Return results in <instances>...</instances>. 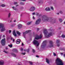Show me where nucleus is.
Instances as JSON below:
<instances>
[{"instance_id":"obj_1","label":"nucleus","mask_w":65,"mask_h":65,"mask_svg":"<svg viewBox=\"0 0 65 65\" xmlns=\"http://www.w3.org/2000/svg\"><path fill=\"white\" fill-rule=\"evenodd\" d=\"M50 19V17L45 15H43L42 17V20L44 22H51L52 19Z\"/></svg>"},{"instance_id":"obj_2","label":"nucleus","mask_w":65,"mask_h":65,"mask_svg":"<svg viewBox=\"0 0 65 65\" xmlns=\"http://www.w3.org/2000/svg\"><path fill=\"white\" fill-rule=\"evenodd\" d=\"M42 37V36L41 35H40V36H39L37 35H36V37L35 38V39H34L33 41V44H34V45H36L38 43V41L35 39L38 40L39 39H41Z\"/></svg>"},{"instance_id":"obj_3","label":"nucleus","mask_w":65,"mask_h":65,"mask_svg":"<svg viewBox=\"0 0 65 65\" xmlns=\"http://www.w3.org/2000/svg\"><path fill=\"white\" fill-rule=\"evenodd\" d=\"M43 33L45 35V36L47 38L50 37V36H52V35H53V33L52 32H50L48 33L47 30L46 29H45L44 30ZM47 33L48 35H47Z\"/></svg>"},{"instance_id":"obj_4","label":"nucleus","mask_w":65,"mask_h":65,"mask_svg":"<svg viewBox=\"0 0 65 65\" xmlns=\"http://www.w3.org/2000/svg\"><path fill=\"white\" fill-rule=\"evenodd\" d=\"M56 63L57 65H64V63L62 60L58 58H57L56 60Z\"/></svg>"},{"instance_id":"obj_5","label":"nucleus","mask_w":65,"mask_h":65,"mask_svg":"<svg viewBox=\"0 0 65 65\" xmlns=\"http://www.w3.org/2000/svg\"><path fill=\"white\" fill-rule=\"evenodd\" d=\"M2 28L1 29V31H5V28L4 27V25L3 24H0V29Z\"/></svg>"},{"instance_id":"obj_6","label":"nucleus","mask_w":65,"mask_h":65,"mask_svg":"<svg viewBox=\"0 0 65 65\" xmlns=\"http://www.w3.org/2000/svg\"><path fill=\"white\" fill-rule=\"evenodd\" d=\"M46 41H45L43 42L41 45V47L42 48H43L45 47L46 46Z\"/></svg>"},{"instance_id":"obj_7","label":"nucleus","mask_w":65,"mask_h":65,"mask_svg":"<svg viewBox=\"0 0 65 65\" xmlns=\"http://www.w3.org/2000/svg\"><path fill=\"white\" fill-rule=\"evenodd\" d=\"M5 39L4 38L3 39H2L1 41V43L3 46H4L5 45Z\"/></svg>"},{"instance_id":"obj_8","label":"nucleus","mask_w":65,"mask_h":65,"mask_svg":"<svg viewBox=\"0 0 65 65\" xmlns=\"http://www.w3.org/2000/svg\"><path fill=\"white\" fill-rule=\"evenodd\" d=\"M49 46L50 47H54L53 42L52 41H50L49 42Z\"/></svg>"},{"instance_id":"obj_9","label":"nucleus","mask_w":65,"mask_h":65,"mask_svg":"<svg viewBox=\"0 0 65 65\" xmlns=\"http://www.w3.org/2000/svg\"><path fill=\"white\" fill-rule=\"evenodd\" d=\"M29 32H30V30H29L28 31H26L25 32H23V37L25 38L26 39V34H27Z\"/></svg>"},{"instance_id":"obj_10","label":"nucleus","mask_w":65,"mask_h":65,"mask_svg":"<svg viewBox=\"0 0 65 65\" xmlns=\"http://www.w3.org/2000/svg\"><path fill=\"white\" fill-rule=\"evenodd\" d=\"M41 22V19H39L36 20L35 22L36 25H38Z\"/></svg>"},{"instance_id":"obj_11","label":"nucleus","mask_w":65,"mask_h":65,"mask_svg":"<svg viewBox=\"0 0 65 65\" xmlns=\"http://www.w3.org/2000/svg\"><path fill=\"white\" fill-rule=\"evenodd\" d=\"M35 9V8L34 7H31L30 8L29 10L31 11H33Z\"/></svg>"},{"instance_id":"obj_12","label":"nucleus","mask_w":65,"mask_h":65,"mask_svg":"<svg viewBox=\"0 0 65 65\" xmlns=\"http://www.w3.org/2000/svg\"><path fill=\"white\" fill-rule=\"evenodd\" d=\"M18 28L19 29L22 28V25L21 24H18Z\"/></svg>"},{"instance_id":"obj_13","label":"nucleus","mask_w":65,"mask_h":65,"mask_svg":"<svg viewBox=\"0 0 65 65\" xmlns=\"http://www.w3.org/2000/svg\"><path fill=\"white\" fill-rule=\"evenodd\" d=\"M13 52H15V53H18V50L16 48H14L13 49Z\"/></svg>"},{"instance_id":"obj_14","label":"nucleus","mask_w":65,"mask_h":65,"mask_svg":"<svg viewBox=\"0 0 65 65\" xmlns=\"http://www.w3.org/2000/svg\"><path fill=\"white\" fill-rule=\"evenodd\" d=\"M13 34L14 36H17V34H16V33H15V31L14 30H13Z\"/></svg>"},{"instance_id":"obj_15","label":"nucleus","mask_w":65,"mask_h":65,"mask_svg":"<svg viewBox=\"0 0 65 65\" xmlns=\"http://www.w3.org/2000/svg\"><path fill=\"white\" fill-rule=\"evenodd\" d=\"M11 55L13 57H17L16 54L13 53H11Z\"/></svg>"},{"instance_id":"obj_16","label":"nucleus","mask_w":65,"mask_h":65,"mask_svg":"<svg viewBox=\"0 0 65 65\" xmlns=\"http://www.w3.org/2000/svg\"><path fill=\"white\" fill-rule=\"evenodd\" d=\"M4 64V61H0V65H3Z\"/></svg>"},{"instance_id":"obj_17","label":"nucleus","mask_w":65,"mask_h":65,"mask_svg":"<svg viewBox=\"0 0 65 65\" xmlns=\"http://www.w3.org/2000/svg\"><path fill=\"white\" fill-rule=\"evenodd\" d=\"M45 10L46 11H50V8L48 7H47L45 8Z\"/></svg>"},{"instance_id":"obj_18","label":"nucleus","mask_w":65,"mask_h":65,"mask_svg":"<svg viewBox=\"0 0 65 65\" xmlns=\"http://www.w3.org/2000/svg\"><path fill=\"white\" fill-rule=\"evenodd\" d=\"M46 62L47 63V64H50V61H49V60L47 58L46 59Z\"/></svg>"},{"instance_id":"obj_19","label":"nucleus","mask_w":65,"mask_h":65,"mask_svg":"<svg viewBox=\"0 0 65 65\" xmlns=\"http://www.w3.org/2000/svg\"><path fill=\"white\" fill-rule=\"evenodd\" d=\"M15 25H16V24L14 23L11 25V27H14Z\"/></svg>"},{"instance_id":"obj_20","label":"nucleus","mask_w":65,"mask_h":65,"mask_svg":"<svg viewBox=\"0 0 65 65\" xmlns=\"http://www.w3.org/2000/svg\"><path fill=\"white\" fill-rule=\"evenodd\" d=\"M17 34H18V35L20 36L21 35V33L19 32V31H17Z\"/></svg>"},{"instance_id":"obj_21","label":"nucleus","mask_w":65,"mask_h":65,"mask_svg":"<svg viewBox=\"0 0 65 65\" xmlns=\"http://www.w3.org/2000/svg\"><path fill=\"white\" fill-rule=\"evenodd\" d=\"M20 5H24L25 4L24 3H23V2H21L20 3Z\"/></svg>"},{"instance_id":"obj_22","label":"nucleus","mask_w":65,"mask_h":65,"mask_svg":"<svg viewBox=\"0 0 65 65\" xmlns=\"http://www.w3.org/2000/svg\"><path fill=\"white\" fill-rule=\"evenodd\" d=\"M57 44L60 43V40L59 39L57 40L56 41Z\"/></svg>"},{"instance_id":"obj_23","label":"nucleus","mask_w":65,"mask_h":65,"mask_svg":"<svg viewBox=\"0 0 65 65\" xmlns=\"http://www.w3.org/2000/svg\"><path fill=\"white\" fill-rule=\"evenodd\" d=\"M8 46L9 47H12V44L8 45Z\"/></svg>"},{"instance_id":"obj_24","label":"nucleus","mask_w":65,"mask_h":65,"mask_svg":"<svg viewBox=\"0 0 65 65\" xmlns=\"http://www.w3.org/2000/svg\"><path fill=\"white\" fill-rule=\"evenodd\" d=\"M31 23V22H29L27 23V25H30Z\"/></svg>"},{"instance_id":"obj_25","label":"nucleus","mask_w":65,"mask_h":65,"mask_svg":"<svg viewBox=\"0 0 65 65\" xmlns=\"http://www.w3.org/2000/svg\"><path fill=\"white\" fill-rule=\"evenodd\" d=\"M59 20L60 22H62L63 21V20H62V19H59Z\"/></svg>"},{"instance_id":"obj_26","label":"nucleus","mask_w":65,"mask_h":65,"mask_svg":"<svg viewBox=\"0 0 65 65\" xmlns=\"http://www.w3.org/2000/svg\"><path fill=\"white\" fill-rule=\"evenodd\" d=\"M17 41L16 42V43L17 44H19V43H20V42H19V41H18V40H17Z\"/></svg>"},{"instance_id":"obj_27","label":"nucleus","mask_w":65,"mask_h":65,"mask_svg":"<svg viewBox=\"0 0 65 65\" xmlns=\"http://www.w3.org/2000/svg\"><path fill=\"white\" fill-rule=\"evenodd\" d=\"M59 12L60 14H63V12L62 11H59Z\"/></svg>"},{"instance_id":"obj_28","label":"nucleus","mask_w":65,"mask_h":65,"mask_svg":"<svg viewBox=\"0 0 65 65\" xmlns=\"http://www.w3.org/2000/svg\"><path fill=\"white\" fill-rule=\"evenodd\" d=\"M63 38H65V36L64 35H62L61 36Z\"/></svg>"},{"instance_id":"obj_29","label":"nucleus","mask_w":65,"mask_h":65,"mask_svg":"<svg viewBox=\"0 0 65 65\" xmlns=\"http://www.w3.org/2000/svg\"><path fill=\"white\" fill-rule=\"evenodd\" d=\"M11 15V14H10V13H9L8 15V18H9L10 17Z\"/></svg>"},{"instance_id":"obj_30","label":"nucleus","mask_w":65,"mask_h":65,"mask_svg":"<svg viewBox=\"0 0 65 65\" xmlns=\"http://www.w3.org/2000/svg\"><path fill=\"white\" fill-rule=\"evenodd\" d=\"M14 5L17 4L18 2H14Z\"/></svg>"},{"instance_id":"obj_31","label":"nucleus","mask_w":65,"mask_h":65,"mask_svg":"<svg viewBox=\"0 0 65 65\" xmlns=\"http://www.w3.org/2000/svg\"><path fill=\"white\" fill-rule=\"evenodd\" d=\"M12 8L14 9V10H17V8H14V7H13Z\"/></svg>"},{"instance_id":"obj_32","label":"nucleus","mask_w":65,"mask_h":65,"mask_svg":"<svg viewBox=\"0 0 65 65\" xmlns=\"http://www.w3.org/2000/svg\"><path fill=\"white\" fill-rule=\"evenodd\" d=\"M32 52L33 53H34L35 52V50H34V49H32Z\"/></svg>"},{"instance_id":"obj_33","label":"nucleus","mask_w":65,"mask_h":65,"mask_svg":"<svg viewBox=\"0 0 65 65\" xmlns=\"http://www.w3.org/2000/svg\"><path fill=\"white\" fill-rule=\"evenodd\" d=\"M57 45L58 47H59V46H60V43L57 44Z\"/></svg>"},{"instance_id":"obj_34","label":"nucleus","mask_w":65,"mask_h":65,"mask_svg":"<svg viewBox=\"0 0 65 65\" xmlns=\"http://www.w3.org/2000/svg\"><path fill=\"white\" fill-rule=\"evenodd\" d=\"M29 63H30V65H32V62L31 61H29Z\"/></svg>"},{"instance_id":"obj_35","label":"nucleus","mask_w":65,"mask_h":65,"mask_svg":"<svg viewBox=\"0 0 65 65\" xmlns=\"http://www.w3.org/2000/svg\"><path fill=\"white\" fill-rule=\"evenodd\" d=\"M4 53H6V54H7V53H8V52L5 51V50L4 51Z\"/></svg>"},{"instance_id":"obj_36","label":"nucleus","mask_w":65,"mask_h":65,"mask_svg":"<svg viewBox=\"0 0 65 65\" xmlns=\"http://www.w3.org/2000/svg\"><path fill=\"white\" fill-rule=\"evenodd\" d=\"M1 6L2 7H5V5L4 4H3L1 5Z\"/></svg>"},{"instance_id":"obj_37","label":"nucleus","mask_w":65,"mask_h":65,"mask_svg":"<svg viewBox=\"0 0 65 65\" xmlns=\"http://www.w3.org/2000/svg\"><path fill=\"white\" fill-rule=\"evenodd\" d=\"M22 55H25L26 54V53H21Z\"/></svg>"},{"instance_id":"obj_38","label":"nucleus","mask_w":65,"mask_h":65,"mask_svg":"<svg viewBox=\"0 0 65 65\" xmlns=\"http://www.w3.org/2000/svg\"><path fill=\"white\" fill-rule=\"evenodd\" d=\"M20 9H21V10H23V9H24V7H21L20 8Z\"/></svg>"},{"instance_id":"obj_39","label":"nucleus","mask_w":65,"mask_h":65,"mask_svg":"<svg viewBox=\"0 0 65 65\" xmlns=\"http://www.w3.org/2000/svg\"><path fill=\"white\" fill-rule=\"evenodd\" d=\"M29 49H28L27 50H26V51H27V52H29Z\"/></svg>"},{"instance_id":"obj_40","label":"nucleus","mask_w":65,"mask_h":65,"mask_svg":"<svg viewBox=\"0 0 65 65\" xmlns=\"http://www.w3.org/2000/svg\"><path fill=\"white\" fill-rule=\"evenodd\" d=\"M9 34H10V33H11V30H10L9 31Z\"/></svg>"},{"instance_id":"obj_41","label":"nucleus","mask_w":65,"mask_h":65,"mask_svg":"<svg viewBox=\"0 0 65 65\" xmlns=\"http://www.w3.org/2000/svg\"><path fill=\"white\" fill-rule=\"evenodd\" d=\"M39 43L38 42V43L37 44V46H39Z\"/></svg>"},{"instance_id":"obj_42","label":"nucleus","mask_w":65,"mask_h":65,"mask_svg":"<svg viewBox=\"0 0 65 65\" xmlns=\"http://www.w3.org/2000/svg\"><path fill=\"white\" fill-rule=\"evenodd\" d=\"M53 54L54 56H56V53H53Z\"/></svg>"},{"instance_id":"obj_43","label":"nucleus","mask_w":65,"mask_h":65,"mask_svg":"<svg viewBox=\"0 0 65 65\" xmlns=\"http://www.w3.org/2000/svg\"><path fill=\"white\" fill-rule=\"evenodd\" d=\"M51 8L52 10H54V8H53V7H51Z\"/></svg>"},{"instance_id":"obj_44","label":"nucleus","mask_w":65,"mask_h":65,"mask_svg":"<svg viewBox=\"0 0 65 65\" xmlns=\"http://www.w3.org/2000/svg\"><path fill=\"white\" fill-rule=\"evenodd\" d=\"M60 50H61V51H62V50H65L64 49H63V48H61L60 49Z\"/></svg>"},{"instance_id":"obj_45","label":"nucleus","mask_w":65,"mask_h":65,"mask_svg":"<svg viewBox=\"0 0 65 65\" xmlns=\"http://www.w3.org/2000/svg\"><path fill=\"white\" fill-rule=\"evenodd\" d=\"M36 57H37V58H39V57L38 55H36Z\"/></svg>"},{"instance_id":"obj_46","label":"nucleus","mask_w":65,"mask_h":65,"mask_svg":"<svg viewBox=\"0 0 65 65\" xmlns=\"http://www.w3.org/2000/svg\"><path fill=\"white\" fill-rule=\"evenodd\" d=\"M17 40H18V41H19V42H21V40L19 39H18Z\"/></svg>"},{"instance_id":"obj_47","label":"nucleus","mask_w":65,"mask_h":65,"mask_svg":"<svg viewBox=\"0 0 65 65\" xmlns=\"http://www.w3.org/2000/svg\"><path fill=\"white\" fill-rule=\"evenodd\" d=\"M36 15H39V13H37L36 14Z\"/></svg>"},{"instance_id":"obj_48","label":"nucleus","mask_w":65,"mask_h":65,"mask_svg":"<svg viewBox=\"0 0 65 65\" xmlns=\"http://www.w3.org/2000/svg\"><path fill=\"white\" fill-rule=\"evenodd\" d=\"M21 51H23V48H21Z\"/></svg>"},{"instance_id":"obj_49","label":"nucleus","mask_w":65,"mask_h":65,"mask_svg":"<svg viewBox=\"0 0 65 65\" xmlns=\"http://www.w3.org/2000/svg\"><path fill=\"white\" fill-rule=\"evenodd\" d=\"M27 0H21L22 1H26Z\"/></svg>"},{"instance_id":"obj_50","label":"nucleus","mask_w":65,"mask_h":65,"mask_svg":"<svg viewBox=\"0 0 65 65\" xmlns=\"http://www.w3.org/2000/svg\"><path fill=\"white\" fill-rule=\"evenodd\" d=\"M14 40H15L14 39H13V42H14Z\"/></svg>"},{"instance_id":"obj_51","label":"nucleus","mask_w":65,"mask_h":65,"mask_svg":"<svg viewBox=\"0 0 65 65\" xmlns=\"http://www.w3.org/2000/svg\"><path fill=\"white\" fill-rule=\"evenodd\" d=\"M13 39V38H12V37H11V40H12Z\"/></svg>"},{"instance_id":"obj_52","label":"nucleus","mask_w":65,"mask_h":65,"mask_svg":"<svg viewBox=\"0 0 65 65\" xmlns=\"http://www.w3.org/2000/svg\"><path fill=\"white\" fill-rule=\"evenodd\" d=\"M33 19H34V20H35V17H34V16H33Z\"/></svg>"},{"instance_id":"obj_53","label":"nucleus","mask_w":65,"mask_h":65,"mask_svg":"<svg viewBox=\"0 0 65 65\" xmlns=\"http://www.w3.org/2000/svg\"><path fill=\"white\" fill-rule=\"evenodd\" d=\"M24 44H23V43H22V46H24Z\"/></svg>"},{"instance_id":"obj_54","label":"nucleus","mask_w":65,"mask_h":65,"mask_svg":"<svg viewBox=\"0 0 65 65\" xmlns=\"http://www.w3.org/2000/svg\"><path fill=\"white\" fill-rule=\"evenodd\" d=\"M32 14H33V15H34V14H35V13L34 12L33 13H32Z\"/></svg>"},{"instance_id":"obj_55","label":"nucleus","mask_w":65,"mask_h":65,"mask_svg":"<svg viewBox=\"0 0 65 65\" xmlns=\"http://www.w3.org/2000/svg\"><path fill=\"white\" fill-rule=\"evenodd\" d=\"M7 39H8H8H9V37H8L7 38Z\"/></svg>"},{"instance_id":"obj_56","label":"nucleus","mask_w":65,"mask_h":65,"mask_svg":"<svg viewBox=\"0 0 65 65\" xmlns=\"http://www.w3.org/2000/svg\"><path fill=\"white\" fill-rule=\"evenodd\" d=\"M37 30L38 31V30H39V28H37Z\"/></svg>"},{"instance_id":"obj_57","label":"nucleus","mask_w":65,"mask_h":65,"mask_svg":"<svg viewBox=\"0 0 65 65\" xmlns=\"http://www.w3.org/2000/svg\"><path fill=\"white\" fill-rule=\"evenodd\" d=\"M55 22H56V20H54V23H55Z\"/></svg>"},{"instance_id":"obj_58","label":"nucleus","mask_w":65,"mask_h":65,"mask_svg":"<svg viewBox=\"0 0 65 65\" xmlns=\"http://www.w3.org/2000/svg\"><path fill=\"white\" fill-rule=\"evenodd\" d=\"M41 2L40 1H39L38 2V3H40Z\"/></svg>"},{"instance_id":"obj_59","label":"nucleus","mask_w":65,"mask_h":65,"mask_svg":"<svg viewBox=\"0 0 65 65\" xmlns=\"http://www.w3.org/2000/svg\"><path fill=\"white\" fill-rule=\"evenodd\" d=\"M1 36H0V39H1Z\"/></svg>"},{"instance_id":"obj_60","label":"nucleus","mask_w":65,"mask_h":65,"mask_svg":"<svg viewBox=\"0 0 65 65\" xmlns=\"http://www.w3.org/2000/svg\"><path fill=\"white\" fill-rule=\"evenodd\" d=\"M14 22H16V20H15L13 21Z\"/></svg>"},{"instance_id":"obj_61","label":"nucleus","mask_w":65,"mask_h":65,"mask_svg":"<svg viewBox=\"0 0 65 65\" xmlns=\"http://www.w3.org/2000/svg\"><path fill=\"white\" fill-rule=\"evenodd\" d=\"M18 65H21V64H20L19 63H18Z\"/></svg>"},{"instance_id":"obj_62","label":"nucleus","mask_w":65,"mask_h":65,"mask_svg":"<svg viewBox=\"0 0 65 65\" xmlns=\"http://www.w3.org/2000/svg\"><path fill=\"white\" fill-rule=\"evenodd\" d=\"M63 56L65 57V54L63 55Z\"/></svg>"},{"instance_id":"obj_63","label":"nucleus","mask_w":65,"mask_h":65,"mask_svg":"<svg viewBox=\"0 0 65 65\" xmlns=\"http://www.w3.org/2000/svg\"><path fill=\"white\" fill-rule=\"evenodd\" d=\"M3 37H5V35H4L3 36Z\"/></svg>"},{"instance_id":"obj_64","label":"nucleus","mask_w":65,"mask_h":65,"mask_svg":"<svg viewBox=\"0 0 65 65\" xmlns=\"http://www.w3.org/2000/svg\"><path fill=\"white\" fill-rule=\"evenodd\" d=\"M19 6V5H17L16 6L17 7V6Z\"/></svg>"}]
</instances>
